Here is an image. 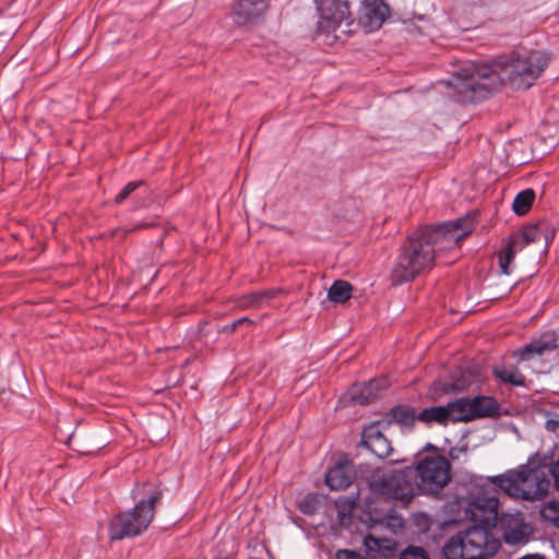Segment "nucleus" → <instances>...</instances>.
Instances as JSON below:
<instances>
[{
  "label": "nucleus",
  "instance_id": "1",
  "mask_svg": "<svg viewBox=\"0 0 559 559\" xmlns=\"http://www.w3.org/2000/svg\"><path fill=\"white\" fill-rule=\"evenodd\" d=\"M497 506L498 498L479 479L456 487L453 499L447 504L450 521L473 524L447 542L442 550L444 559H487L498 552L501 543L495 532Z\"/></svg>",
  "mask_w": 559,
  "mask_h": 559
},
{
  "label": "nucleus",
  "instance_id": "2",
  "mask_svg": "<svg viewBox=\"0 0 559 559\" xmlns=\"http://www.w3.org/2000/svg\"><path fill=\"white\" fill-rule=\"evenodd\" d=\"M549 55L543 50L512 51L493 64L467 62L447 82L453 96L461 103H474L486 98L508 84L513 90H527L542 75Z\"/></svg>",
  "mask_w": 559,
  "mask_h": 559
},
{
  "label": "nucleus",
  "instance_id": "3",
  "mask_svg": "<svg viewBox=\"0 0 559 559\" xmlns=\"http://www.w3.org/2000/svg\"><path fill=\"white\" fill-rule=\"evenodd\" d=\"M473 228L468 217L445 222L437 226H427L413 233L402 246L391 272L394 285L413 281L431 269L436 253L453 250Z\"/></svg>",
  "mask_w": 559,
  "mask_h": 559
},
{
  "label": "nucleus",
  "instance_id": "4",
  "mask_svg": "<svg viewBox=\"0 0 559 559\" xmlns=\"http://www.w3.org/2000/svg\"><path fill=\"white\" fill-rule=\"evenodd\" d=\"M490 481L508 496L527 501L545 498L550 488V480L546 472L530 464L520 465L518 469H510L502 475L492 476Z\"/></svg>",
  "mask_w": 559,
  "mask_h": 559
},
{
  "label": "nucleus",
  "instance_id": "5",
  "mask_svg": "<svg viewBox=\"0 0 559 559\" xmlns=\"http://www.w3.org/2000/svg\"><path fill=\"white\" fill-rule=\"evenodd\" d=\"M160 492L153 491L144 499H140L133 509L121 512L109 523V537L112 540L135 537L147 530L155 514V503Z\"/></svg>",
  "mask_w": 559,
  "mask_h": 559
},
{
  "label": "nucleus",
  "instance_id": "6",
  "mask_svg": "<svg viewBox=\"0 0 559 559\" xmlns=\"http://www.w3.org/2000/svg\"><path fill=\"white\" fill-rule=\"evenodd\" d=\"M414 469L403 471L376 469L368 477L370 488L382 496L406 500L414 496Z\"/></svg>",
  "mask_w": 559,
  "mask_h": 559
},
{
  "label": "nucleus",
  "instance_id": "7",
  "mask_svg": "<svg viewBox=\"0 0 559 559\" xmlns=\"http://www.w3.org/2000/svg\"><path fill=\"white\" fill-rule=\"evenodd\" d=\"M318 13L316 34L337 39L335 34L343 25L349 27L353 24L348 2L345 0H314Z\"/></svg>",
  "mask_w": 559,
  "mask_h": 559
},
{
  "label": "nucleus",
  "instance_id": "8",
  "mask_svg": "<svg viewBox=\"0 0 559 559\" xmlns=\"http://www.w3.org/2000/svg\"><path fill=\"white\" fill-rule=\"evenodd\" d=\"M414 476L421 492L437 495L451 479V465L443 456L425 457L414 469Z\"/></svg>",
  "mask_w": 559,
  "mask_h": 559
},
{
  "label": "nucleus",
  "instance_id": "9",
  "mask_svg": "<svg viewBox=\"0 0 559 559\" xmlns=\"http://www.w3.org/2000/svg\"><path fill=\"white\" fill-rule=\"evenodd\" d=\"M542 237V230L537 226H527L521 233L513 234L503 250L498 254L499 267L502 274L510 275V267L518 252L528 243L536 242Z\"/></svg>",
  "mask_w": 559,
  "mask_h": 559
},
{
  "label": "nucleus",
  "instance_id": "10",
  "mask_svg": "<svg viewBox=\"0 0 559 559\" xmlns=\"http://www.w3.org/2000/svg\"><path fill=\"white\" fill-rule=\"evenodd\" d=\"M499 528L503 539L509 545H518L526 540L527 527L523 522L520 512L499 513L497 506V521H495V531Z\"/></svg>",
  "mask_w": 559,
  "mask_h": 559
},
{
  "label": "nucleus",
  "instance_id": "11",
  "mask_svg": "<svg viewBox=\"0 0 559 559\" xmlns=\"http://www.w3.org/2000/svg\"><path fill=\"white\" fill-rule=\"evenodd\" d=\"M456 407L460 421H468L476 417L490 416L497 412L498 405L492 397L476 396L457 399Z\"/></svg>",
  "mask_w": 559,
  "mask_h": 559
},
{
  "label": "nucleus",
  "instance_id": "12",
  "mask_svg": "<svg viewBox=\"0 0 559 559\" xmlns=\"http://www.w3.org/2000/svg\"><path fill=\"white\" fill-rule=\"evenodd\" d=\"M390 15L389 7L383 0H364L359 23L367 32L379 29Z\"/></svg>",
  "mask_w": 559,
  "mask_h": 559
},
{
  "label": "nucleus",
  "instance_id": "13",
  "mask_svg": "<svg viewBox=\"0 0 559 559\" xmlns=\"http://www.w3.org/2000/svg\"><path fill=\"white\" fill-rule=\"evenodd\" d=\"M380 426V423H373L362 430L361 445L376 456L383 459L392 452V445L381 431Z\"/></svg>",
  "mask_w": 559,
  "mask_h": 559
},
{
  "label": "nucleus",
  "instance_id": "14",
  "mask_svg": "<svg viewBox=\"0 0 559 559\" xmlns=\"http://www.w3.org/2000/svg\"><path fill=\"white\" fill-rule=\"evenodd\" d=\"M356 478L354 466L347 460H340L325 474V484L332 490H344L348 488Z\"/></svg>",
  "mask_w": 559,
  "mask_h": 559
},
{
  "label": "nucleus",
  "instance_id": "15",
  "mask_svg": "<svg viewBox=\"0 0 559 559\" xmlns=\"http://www.w3.org/2000/svg\"><path fill=\"white\" fill-rule=\"evenodd\" d=\"M457 415V407H456V401L449 402L444 406H433L429 408L423 409L417 415V419L423 423H438L445 425L449 421L457 423L460 421L459 418H456Z\"/></svg>",
  "mask_w": 559,
  "mask_h": 559
},
{
  "label": "nucleus",
  "instance_id": "16",
  "mask_svg": "<svg viewBox=\"0 0 559 559\" xmlns=\"http://www.w3.org/2000/svg\"><path fill=\"white\" fill-rule=\"evenodd\" d=\"M267 2L269 0H238L233 9L235 23L243 25L262 14L267 8Z\"/></svg>",
  "mask_w": 559,
  "mask_h": 559
},
{
  "label": "nucleus",
  "instance_id": "17",
  "mask_svg": "<svg viewBox=\"0 0 559 559\" xmlns=\"http://www.w3.org/2000/svg\"><path fill=\"white\" fill-rule=\"evenodd\" d=\"M557 347L556 340L551 336H546L543 340L534 341L523 348L514 353L519 361H528L535 357L544 355L546 352L552 350Z\"/></svg>",
  "mask_w": 559,
  "mask_h": 559
},
{
  "label": "nucleus",
  "instance_id": "18",
  "mask_svg": "<svg viewBox=\"0 0 559 559\" xmlns=\"http://www.w3.org/2000/svg\"><path fill=\"white\" fill-rule=\"evenodd\" d=\"M384 386L383 380H370L369 382H364L359 384H355L349 392L350 400L358 404H368L370 403L378 394V392Z\"/></svg>",
  "mask_w": 559,
  "mask_h": 559
},
{
  "label": "nucleus",
  "instance_id": "19",
  "mask_svg": "<svg viewBox=\"0 0 559 559\" xmlns=\"http://www.w3.org/2000/svg\"><path fill=\"white\" fill-rule=\"evenodd\" d=\"M495 378L502 382L515 386H523L525 378L514 365L498 364L492 368Z\"/></svg>",
  "mask_w": 559,
  "mask_h": 559
},
{
  "label": "nucleus",
  "instance_id": "20",
  "mask_svg": "<svg viewBox=\"0 0 559 559\" xmlns=\"http://www.w3.org/2000/svg\"><path fill=\"white\" fill-rule=\"evenodd\" d=\"M473 383V378L469 372L461 369L455 371L451 381L436 382L435 385L442 393L460 392L468 388Z\"/></svg>",
  "mask_w": 559,
  "mask_h": 559
},
{
  "label": "nucleus",
  "instance_id": "21",
  "mask_svg": "<svg viewBox=\"0 0 559 559\" xmlns=\"http://www.w3.org/2000/svg\"><path fill=\"white\" fill-rule=\"evenodd\" d=\"M352 285L346 281H335L328 292V297L335 304H343L350 298Z\"/></svg>",
  "mask_w": 559,
  "mask_h": 559
},
{
  "label": "nucleus",
  "instance_id": "22",
  "mask_svg": "<svg viewBox=\"0 0 559 559\" xmlns=\"http://www.w3.org/2000/svg\"><path fill=\"white\" fill-rule=\"evenodd\" d=\"M534 192L531 189H526L516 194L513 200L512 209L519 215H524L531 209L534 201Z\"/></svg>",
  "mask_w": 559,
  "mask_h": 559
},
{
  "label": "nucleus",
  "instance_id": "23",
  "mask_svg": "<svg viewBox=\"0 0 559 559\" xmlns=\"http://www.w3.org/2000/svg\"><path fill=\"white\" fill-rule=\"evenodd\" d=\"M392 418L394 421L401 425H407L417 419V415L414 409L407 406H397L392 409Z\"/></svg>",
  "mask_w": 559,
  "mask_h": 559
},
{
  "label": "nucleus",
  "instance_id": "24",
  "mask_svg": "<svg viewBox=\"0 0 559 559\" xmlns=\"http://www.w3.org/2000/svg\"><path fill=\"white\" fill-rule=\"evenodd\" d=\"M320 504H321L320 497L318 495L310 493V495L305 496L300 500L299 510L304 514H308V515L314 514L319 510Z\"/></svg>",
  "mask_w": 559,
  "mask_h": 559
},
{
  "label": "nucleus",
  "instance_id": "25",
  "mask_svg": "<svg viewBox=\"0 0 559 559\" xmlns=\"http://www.w3.org/2000/svg\"><path fill=\"white\" fill-rule=\"evenodd\" d=\"M274 297V293L272 290L264 292H254L246 296V300L243 302L245 306H253L260 304L264 299H271Z\"/></svg>",
  "mask_w": 559,
  "mask_h": 559
},
{
  "label": "nucleus",
  "instance_id": "26",
  "mask_svg": "<svg viewBox=\"0 0 559 559\" xmlns=\"http://www.w3.org/2000/svg\"><path fill=\"white\" fill-rule=\"evenodd\" d=\"M142 185H144V182L142 180H138V181H131L129 183H127L122 189L121 191L116 195L115 198V202L116 203H121L122 201H124L133 191H135L139 187H141Z\"/></svg>",
  "mask_w": 559,
  "mask_h": 559
},
{
  "label": "nucleus",
  "instance_id": "27",
  "mask_svg": "<svg viewBox=\"0 0 559 559\" xmlns=\"http://www.w3.org/2000/svg\"><path fill=\"white\" fill-rule=\"evenodd\" d=\"M399 559H429V558L424 549H421L419 547L411 546L400 555Z\"/></svg>",
  "mask_w": 559,
  "mask_h": 559
},
{
  "label": "nucleus",
  "instance_id": "28",
  "mask_svg": "<svg viewBox=\"0 0 559 559\" xmlns=\"http://www.w3.org/2000/svg\"><path fill=\"white\" fill-rule=\"evenodd\" d=\"M467 454V444L466 443H462V444H457L455 447H452L450 450H449V456L453 460V461H459L461 460L462 457H465Z\"/></svg>",
  "mask_w": 559,
  "mask_h": 559
},
{
  "label": "nucleus",
  "instance_id": "29",
  "mask_svg": "<svg viewBox=\"0 0 559 559\" xmlns=\"http://www.w3.org/2000/svg\"><path fill=\"white\" fill-rule=\"evenodd\" d=\"M243 323H248L250 324L251 323V320L243 317V318H240L236 321H234L233 323H229V324H226L222 328V332L224 333H231L234 332L239 325L243 324Z\"/></svg>",
  "mask_w": 559,
  "mask_h": 559
},
{
  "label": "nucleus",
  "instance_id": "30",
  "mask_svg": "<svg viewBox=\"0 0 559 559\" xmlns=\"http://www.w3.org/2000/svg\"><path fill=\"white\" fill-rule=\"evenodd\" d=\"M336 559H361V557L353 550L342 549L336 552Z\"/></svg>",
  "mask_w": 559,
  "mask_h": 559
},
{
  "label": "nucleus",
  "instance_id": "31",
  "mask_svg": "<svg viewBox=\"0 0 559 559\" xmlns=\"http://www.w3.org/2000/svg\"><path fill=\"white\" fill-rule=\"evenodd\" d=\"M549 473L552 475L555 486H556L557 490L559 491V460L557 462H555L554 464H551V466L549 468Z\"/></svg>",
  "mask_w": 559,
  "mask_h": 559
},
{
  "label": "nucleus",
  "instance_id": "32",
  "mask_svg": "<svg viewBox=\"0 0 559 559\" xmlns=\"http://www.w3.org/2000/svg\"><path fill=\"white\" fill-rule=\"evenodd\" d=\"M370 543L374 544V545H378V542L376 538L373 537H367L366 540H365V544L366 546L370 547Z\"/></svg>",
  "mask_w": 559,
  "mask_h": 559
},
{
  "label": "nucleus",
  "instance_id": "33",
  "mask_svg": "<svg viewBox=\"0 0 559 559\" xmlns=\"http://www.w3.org/2000/svg\"><path fill=\"white\" fill-rule=\"evenodd\" d=\"M544 238L546 240L545 247L547 248L548 247V237L545 235Z\"/></svg>",
  "mask_w": 559,
  "mask_h": 559
},
{
  "label": "nucleus",
  "instance_id": "34",
  "mask_svg": "<svg viewBox=\"0 0 559 559\" xmlns=\"http://www.w3.org/2000/svg\"><path fill=\"white\" fill-rule=\"evenodd\" d=\"M551 508H552V503H549L548 507L546 508V510L551 509Z\"/></svg>",
  "mask_w": 559,
  "mask_h": 559
},
{
  "label": "nucleus",
  "instance_id": "35",
  "mask_svg": "<svg viewBox=\"0 0 559 559\" xmlns=\"http://www.w3.org/2000/svg\"><path fill=\"white\" fill-rule=\"evenodd\" d=\"M348 32H349V29H346V31L344 29V31H342V33H343V34H346V33H348Z\"/></svg>",
  "mask_w": 559,
  "mask_h": 559
},
{
  "label": "nucleus",
  "instance_id": "36",
  "mask_svg": "<svg viewBox=\"0 0 559 559\" xmlns=\"http://www.w3.org/2000/svg\"><path fill=\"white\" fill-rule=\"evenodd\" d=\"M215 559H227V558H225V557H218V558H215Z\"/></svg>",
  "mask_w": 559,
  "mask_h": 559
}]
</instances>
